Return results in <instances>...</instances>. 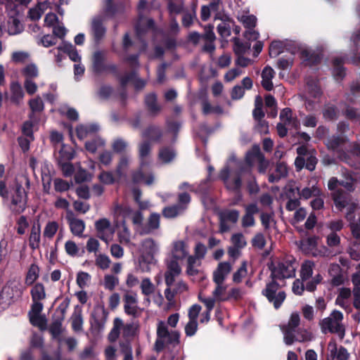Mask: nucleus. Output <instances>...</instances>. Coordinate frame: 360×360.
Returning <instances> with one entry per match:
<instances>
[{
  "instance_id": "1",
  "label": "nucleus",
  "mask_w": 360,
  "mask_h": 360,
  "mask_svg": "<svg viewBox=\"0 0 360 360\" xmlns=\"http://www.w3.org/2000/svg\"><path fill=\"white\" fill-rule=\"evenodd\" d=\"M11 194L10 210L15 214L22 213L27 207L28 196L21 183L15 181L13 185L7 187L4 180L0 181V196L8 200Z\"/></svg>"
},
{
  "instance_id": "2",
  "label": "nucleus",
  "mask_w": 360,
  "mask_h": 360,
  "mask_svg": "<svg viewBox=\"0 0 360 360\" xmlns=\"http://www.w3.org/2000/svg\"><path fill=\"white\" fill-rule=\"evenodd\" d=\"M295 259L293 257L285 258L278 262L277 265L271 262L268 264V268L271 271L269 278L278 281L293 278L295 276Z\"/></svg>"
},
{
  "instance_id": "3",
  "label": "nucleus",
  "mask_w": 360,
  "mask_h": 360,
  "mask_svg": "<svg viewBox=\"0 0 360 360\" xmlns=\"http://www.w3.org/2000/svg\"><path fill=\"white\" fill-rule=\"evenodd\" d=\"M281 285L278 280L271 278L267 282L265 288L262 289L261 294L266 298L269 303L273 304L276 309H278L286 298V293L284 290H280Z\"/></svg>"
},
{
  "instance_id": "4",
  "label": "nucleus",
  "mask_w": 360,
  "mask_h": 360,
  "mask_svg": "<svg viewBox=\"0 0 360 360\" xmlns=\"http://www.w3.org/2000/svg\"><path fill=\"white\" fill-rule=\"evenodd\" d=\"M105 56L101 51L94 52L92 58V70L96 75H100L104 72H110L112 74H117V66L115 64H105Z\"/></svg>"
},
{
  "instance_id": "5",
  "label": "nucleus",
  "mask_w": 360,
  "mask_h": 360,
  "mask_svg": "<svg viewBox=\"0 0 360 360\" xmlns=\"http://www.w3.org/2000/svg\"><path fill=\"white\" fill-rule=\"evenodd\" d=\"M108 313L104 307H96L91 313V327L98 332L102 330L104 328L105 322L107 319Z\"/></svg>"
},
{
  "instance_id": "6",
  "label": "nucleus",
  "mask_w": 360,
  "mask_h": 360,
  "mask_svg": "<svg viewBox=\"0 0 360 360\" xmlns=\"http://www.w3.org/2000/svg\"><path fill=\"white\" fill-rule=\"evenodd\" d=\"M320 325L321 330L324 333L328 330L330 333L338 334L341 339L344 338L345 335V328L343 324L335 323L330 317H327L321 321Z\"/></svg>"
},
{
  "instance_id": "7",
  "label": "nucleus",
  "mask_w": 360,
  "mask_h": 360,
  "mask_svg": "<svg viewBox=\"0 0 360 360\" xmlns=\"http://www.w3.org/2000/svg\"><path fill=\"white\" fill-rule=\"evenodd\" d=\"M91 32L95 43H100L106 33V28L103 25V20L102 17L98 16L92 20Z\"/></svg>"
},
{
  "instance_id": "8",
  "label": "nucleus",
  "mask_w": 360,
  "mask_h": 360,
  "mask_svg": "<svg viewBox=\"0 0 360 360\" xmlns=\"http://www.w3.org/2000/svg\"><path fill=\"white\" fill-rule=\"evenodd\" d=\"M124 311L127 315L136 318L138 316V306L136 295L126 293L123 296Z\"/></svg>"
},
{
  "instance_id": "9",
  "label": "nucleus",
  "mask_w": 360,
  "mask_h": 360,
  "mask_svg": "<svg viewBox=\"0 0 360 360\" xmlns=\"http://www.w3.org/2000/svg\"><path fill=\"white\" fill-rule=\"evenodd\" d=\"M66 219L68 221L72 233L75 236H82L85 229L84 221L82 219L75 218L72 211L68 212Z\"/></svg>"
},
{
  "instance_id": "10",
  "label": "nucleus",
  "mask_w": 360,
  "mask_h": 360,
  "mask_svg": "<svg viewBox=\"0 0 360 360\" xmlns=\"http://www.w3.org/2000/svg\"><path fill=\"white\" fill-rule=\"evenodd\" d=\"M231 265L228 262L219 263L217 269L213 273V281L216 284H223L226 276L231 272Z\"/></svg>"
},
{
  "instance_id": "11",
  "label": "nucleus",
  "mask_w": 360,
  "mask_h": 360,
  "mask_svg": "<svg viewBox=\"0 0 360 360\" xmlns=\"http://www.w3.org/2000/svg\"><path fill=\"white\" fill-rule=\"evenodd\" d=\"M163 136L162 129L154 124L149 125L142 132V137L149 141L160 142Z\"/></svg>"
},
{
  "instance_id": "12",
  "label": "nucleus",
  "mask_w": 360,
  "mask_h": 360,
  "mask_svg": "<svg viewBox=\"0 0 360 360\" xmlns=\"http://www.w3.org/2000/svg\"><path fill=\"white\" fill-rule=\"evenodd\" d=\"M300 57L307 65L313 66L321 63L323 56L314 51L304 49L300 53Z\"/></svg>"
},
{
  "instance_id": "13",
  "label": "nucleus",
  "mask_w": 360,
  "mask_h": 360,
  "mask_svg": "<svg viewBox=\"0 0 360 360\" xmlns=\"http://www.w3.org/2000/svg\"><path fill=\"white\" fill-rule=\"evenodd\" d=\"M276 174L272 173L269 175L268 181L274 184L278 182L282 178H285L288 174V167L284 162H278L276 165Z\"/></svg>"
},
{
  "instance_id": "14",
  "label": "nucleus",
  "mask_w": 360,
  "mask_h": 360,
  "mask_svg": "<svg viewBox=\"0 0 360 360\" xmlns=\"http://www.w3.org/2000/svg\"><path fill=\"white\" fill-rule=\"evenodd\" d=\"M144 103L150 115H157L161 110V107L158 104L157 95L150 93L145 96Z\"/></svg>"
},
{
  "instance_id": "15",
  "label": "nucleus",
  "mask_w": 360,
  "mask_h": 360,
  "mask_svg": "<svg viewBox=\"0 0 360 360\" xmlns=\"http://www.w3.org/2000/svg\"><path fill=\"white\" fill-rule=\"evenodd\" d=\"M345 62V58H335L333 63V75L336 81H341L346 75V70L343 65Z\"/></svg>"
},
{
  "instance_id": "16",
  "label": "nucleus",
  "mask_w": 360,
  "mask_h": 360,
  "mask_svg": "<svg viewBox=\"0 0 360 360\" xmlns=\"http://www.w3.org/2000/svg\"><path fill=\"white\" fill-rule=\"evenodd\" d=\"M124 4L121 1L114 2L113 0H105L104 13L109 17H114L117 13L123 12Z\"/></svg>"
},
{
  "instance_id": "17",
  "label": "nucleus",
  "mask_w": 360,
  "mask_h": 360,
  "mask_svg": "<svg viewBox=\"0 0 360 360\" xmlns=\"http://www.w3.org/2000/svg\"><path fill=\"white\" fill-rule=\"evenodd\" d=\"M151 152V145L149 141H143L139 145V158L140 166L143 167L148 164L147 158Z\"/></svg>"
},
{
  "instance_id": "18",
  "label": "nucleus",
  "mask_w": 360,
  "mask_h": 360,
  "mask_svg": "<svg viewBox=\"0 0 360 360\" xmlns=\"http://www.w3.org/2000/svg\"><path fill=\"white\" fill-rule=\"evenodd\" d=\"M186 245L183 240L174 242L172 250V258L182 260L187 257L188 252Z\"/></svg>"
},
{
  "instance_id": "19",
  "label": "nucleus",
  "mask_w": 360,
  "mask_h": 360,
  "mask_svg": "<svg viewBox=\"0 0 360 360\" xmlns=\"http://www.w3.org/2000/svg\"><path fill=\"white\" fill-rule=\"evenodd\" d=\"M332 198L336 208L342 211L348 205V200L346 193L342 189H338L332 193Z\"/></svg>"
},
{
  "instance_id": "20",
  "label": "nucleus",
  "mask_w": 360,
  "mask_h": 360,
  "mask_svg": "<svg viewBox=\"0 0 360 360\" xmlns=\"http://www.w3.org/2000/svg\"><path fill=\"white\" fill-rule=\"evenodd\" d=\"M41 238V227L39 224L32 225L29 237V246L34 250L39 248Z\"/></svg>"
},
{
  "instance_id": "21",
  "label": "nucleus",
  "mask_w": 360,
  "mask_h": 360,
  "mask_svg": "<svg viewBox=\"0 0 360 360\" xmlns=\"http://www.w3.org/2000/svg\"><path fill=\"white\" fill-rule=\"evenodd\" d=\"M226 188L233 192H239L242 186V175L241 172H236L231 178L226 181L224 184Z\"/></svg>"
},
{
  "instance_id": "22",
  "label": "nucleus",
  "mask_w": 360,
  "mask_h": 360,
  "mask_svg": "<svg viewBox=\"0 0 360 360\" xmlns=\"http://www.w3.org/2000/svg\"><path fill=\"white\" fill-rule=\"evenodd\" d=\"M119 81V84L120 85L121 89L127 88V84L129 82H133L134 79H136V76L137 75V72L134 70H131L129 72H127L123 76H121L119 72L117 71V74H112Z\"/></svg>"
},
{
  "instance_id": "23",
  "label": "nucleus",
  "mask_w": 360,
  "mask_h": 360,
  "mask_svg": "<svg viewBox=\"0 0 360 360\" xmlns=\"http://www.w3.org/2000/svg\"><path fill=\"white\" fill-rule=\"evenodd\" d=\"M282 330L284 334L285 343L288 345H291L295 341L302 342V341H304L307 340V338H304L303 335H302L301 338H297L295 335V333L296 332L295 329H292V328H289L285 326H283L282 328Z\"/></svg>"
},
{
  "instance_id": "24",
  "label": "nucleus",
  "mask_w": 360,
  "mask_h": 360,
  "mask_svg": "<svg viewBox=\"0 0 360 360\" xmlns=\"http://www.w3.org/2000/svg\"><path fill=\"white\" fill-rule=\"evenodd\" d=\"M131 179L134 184L144 182L146 185L148 186L151 185L154 181V177L152 174L146 176L141 169L132 173Z\"/></svg>"
},
{
  "instance_id": "25",
  "label": "nucleus",
  "mask_w": 360,
  "mask_h": 360,
  "mask_svg": "<svg viewBox=\"0 0 360 360\" xmlns=\"http://www.w3.org/2000/svg\"><path fill=\"white\" fill-rule=\"evenodd\" d=\"M129 158L126 155H122L116 167L115 173L117 179H122L128 168Z\"/></svg>"
},
{
  "instance_id": "26",
  "label": "nucleus",
  "mask_w": 360,
  "mask_h": 360,
  "mask_svg": "<svg viewBox=\"0 0 360 360\" xmlns=\"http://www.w3.org/2000/svg\"><path fill=\"white\" fill-rule=\"evenodd\" d=\"M285 47V43L280 40H274L269 45V54L271 58H276L282 53Z\"/></svg>"
},
{
  "instance_id": "27",
  "label": "nucleus",
  "mask_w": 360,
  "mask_h": 360,
  "mask_svg": "<svg viewBox=\"0 0 360 360\" xmlns=\"http://www.w3.org/2000/svg\"><path fill=\"white\" fill-rule=\"evenodd\" d=\"M160 214L152 213L148 220L147 226L143 230V233L148 234L153 230L158 229L160 227Z\"/></svg>"
},
{
  "instance_id": "28",
  "label": "nucleus",
  "mask_w": 360,
  "mask_h": 360,
  "mask_svg": "<svg viewBox=\"0 0 360 360\" xmlns=\"http://www.w3.org/2000/svg\"><path fill=\"white\" fill-rule=\"evenodd\" d=\"M176 153L170 147H162L160 149L158 158L164 163H169L175 158Z\"/></svg>"
},
{
  "instance_id": "29",
  "label": "nucleus",
  "mask_w": 360,
  "mask_h": 360,
  "mask_svg": "<svg viewBox=\"0 0 360 360\" xmlns=\"http://www.w3.org/2000/svg\"><path fill=\"white\" fill-rule=\"evenodd\" d=\"M314 263L310 260H306L301 266L300 277L302 281H307L311 277L313 274V268Z\"/></svg>"
},
{
  "instance_id": "30",
  "label": "nucleus",
  "mask_w": 360,
  "mask_h": 360,
  "mask_svg": "<svg viewBox=\"0 0 360 360\" xmlns=\"http://www.w3.org/2000/svg\"><path fill=\"white\" fill-rule=\"evenodd\" d=\"M352 39L354 42L355 49L354 50V56L351 58V62L357 65L360 63V53H359L360 44V29L353 34Z\"/></svg>"
},
{
  "instance_id": "31",
  "label": "nucleus",
  "mask_w": 360,
  "mask_h": 360,
  "mask_svg": "<svg viewBox=\"0 0 360 360\" xmlns=\"http://www.w3.org/2000/svg\"><path fill=\"white\" fill-rule=\"evenodd\" d=\"M339 110L334 105L328 104L324 106L323 116L325 120L333 121L338 119Z\"/></svg>"
},
{
  "instance_id": "32",
  "label": "nucleus",
  "mask_w": 360,
  "mask_h": 360,
  "mask_svg": "<svg viewBox=\"0 0 360 360\" xmlns=\"http://www.w3.org/2000/svg\"><path fill=\"white\" fill-rule=\"evenodd\" d=\"M75 158V150L70 146L63 144L59 150V158L58 161L70 162Z\"/></svg>"
},
{
  "instance_id": "33",
  "label": "nucleus",
  "mask_w": 360,
  "mask_h": 360,
  "mask_svg": "<svg viewBox=\"0 0 360 360\" xmlns=\"http://www.w3.org/2000/svg\"><path fill=\"white\" fill-rule=\"evenodd\" d=\"M30 293L33 302L44 300L46 296L44 285L39 283L35 284Z\"/></svg>"
},
{
  "instance_id": "34",
  "label": "nucleus",
  "mask_w": 360,
  "mask_h": 360,
  "mask_svg": "<svg viewBox=\"0 0 360 360\" xmlns=\"http://www.w3.org/2000/svg\"><path fill=\"white\" fill-rule=\"evenodd\" d=\"M39 268L37 264H32L30 266L25 278V283L31 285L39 277Z\"/></svg>"
},
{
  "instance_id": "35",
  "label": "nucleus",
  "mask_w": 360,
  "mask_h": 360,
  "mask_svg": "<svg viewBox=\"0 0 360 360\" xmlns=\"http://www.w3.org/2000/svg\"><path fill=\"white\" fill-rule=\"evenodd\" d=\"M122 326V321L119 318H115L113 322V328L108 335V339L110 342H114L119 338L120 329Z\"/></svg>"
},
{
  "instance_id": "36",
  "label": "nucleus",
  "mask_w": 360,
  "mask_h": 360,
  "mask_svg": "<svg viewBox=\"0 0 360 360\" xmlns=\"http://www.w3.org/2000/svg\"><path fill=\"white\" fill-rule=\"evenodd\" d=\"M345 139L340 136H332L327 140L326 146L328 149L336 150L338 148L344 144Z\"/></svg>"
},
{
  "instance_id": "37",
  "label": "nucleus",
  "mask_w": 360,
  "mask_h": 360,
  "mask_svg": "<svg viewBox=\"0 0 360 360\" xmlns=\"http://www.w3.org/2000/svg\"><path fill=\"white\" fill-rule=\"evenodd\" d=\"M233 51L236 55H243L250 47V44L243 43L237 37L233 38Z\"/></svg>"
},
{
  "instance_id": "38",
  "label": "nucleus",
  "mask_w": 360,
  "mask_h": 360,
  "mask_svg": "<svg viewBox=\"0 0 360 360\" xmlns=\"http://www.w3.org/2000/svg\"><path fill=\"white\" fill-rule=\"evenodd\" d=\"M181 211V206L179 205H174L172 206L165 207L162 212V214L165 218H174L179 215Z\"/></svg>"
},
{
  "instance_id": "39",
  "label": "nucleus",
  "mask_w": 360,
  "mask_h": 360,
  "mask_svg": "<svg viewBox=\"0 0 360 360\" xmlns=\"http://www.w3.org/2000/svg\"><path fill=\"white\" fill-rule=\"evenodd\" d=\"M72 319V328L75 332H79L82 330L83 319L81 310L77 313H73L71 317Z\"/></svg>"
},
{
  "instance_id": "40",
  "label": "nucleus",
  "mask_w": 360,
  "mask_h": 360,
  "mask_svg": "<svg viewBox=\"0 0 360 360\" xmlns=\"http://www.w3.org/2000/svg\"><path fill=\"white\" fill-rule=\"evenodd\" d=\"M360 242L354 241L352 246L349 247L347 250V253L349 255V257L354 261L360 260Z\"/></svg>"
},
{
  "instance_id": "41",
  "label": "nucleus",
  "mask_w": 360,
  "mask_h": 360,
  "mask_svg": "<svg viewBox=\"0 0 360 360\" xmlns=\"http://www.w3.org/2000/svg\"><path fill=\"white\" fill-rule=\"evenodd\" d=\"M240 212L236 210H229L220 214V216L226 221L236 224L239 218Z\"/></svg>"
},
{
  "instance_id": "42",
  "label": "nucleus",
  "mask_w": 360,
  "mask_h": 360,
  "mask_svg": "<svg viewBox=\"0 0 360 360\" xmlns=\"http://www.w3.org/2000/svg\"><path fill=\"white\" fill-rule=\"evenodd\" d=\"M247 262L243 261L239 269L233 275V281L236 283H240L243 277L247 274Z\"/></svg>"
},
{
  "instance_id": "43",
  "label": "nucleus",
  "mask_w": 360,
  "mask_h": 360,
  "mask_svg": "<svg viewBox=\"0 0 360 360\" xmlns=\"http://www.w3.org/2000/svg\"><path fill=\"white\" fill-rule=\"evenodd\" d=\"M141 289L142 294L148 296L154 292L155 286L150 281V278H146L142 280Z\"/></svg>"
},
{
  "instance_id": "44",
  "label": "nucleus",
  "mask_w": 360,
  "mask_h": 360,
  "mask_svg": "<svg viewBox=\"0 0 360 360\" xmlns=\"http://www.w3.org/2000/svg\"><path fill=\"white\" fill-rule=\"evenodd\" d=\"M58 229V223L56 221H49L46 224L44 230V236L48 238H52Z\"/></svg>"
},
{
  "instance_id": "45",
  "label": "nucleus",
  "mask_w": 360,
  "mask_h": 360,
  "mask_svg": "<svg viewBox=\"0 0 360 360\" xmlns=\"http://www.w3.org/2000/svg\"><path fill=\"white\" fill-rule=\"evenodd\" d=\"M29 105L32 112H40L44 110V102L39 96L29 101Z\"/></svg>"
},
{
  "instance_id": "46",
  "label": "nucleus",
  "mask_w": 360,
  "mask_h": 360,
  "mask_svg": "<svg viewBox=\"0 0 360 360\" xmlns=\"http://www.w3.org/2000/svg\"><path fill=\"white\" fill-rule=\"evenodd\" d=\"M128 143L124 139L118 138L114 140L112 144V149L115 153H122L125 151Z\"/></svg>"
},
{
  "instance_id": "47",
  "label": "nucleus",
  "mask_w": 360,
  "mask_h": 360,
  "mask_svg": "<svg viewBox=\"0 0 360 360\" xmlns=\"http://www.w3.org/2000/svg\"><path fill=\"white\" fill-rule=\"evenodd\" d=\"M22 74L26 77V78L31 79L32 78L37 77L39 72L36 65L30 63L24 68L22 70Z\"/></svg>"
},
{
  "instance_id": "48",
  "label": "nucleus",
  "mask_w": 360,
  "mask_h": 360,
  "mask_svg": "<svg viewBox=\"0 0 360 360\" xmlns=\"http://www.w3.org/2000/svg\"><path fill=\"white\" fill-rule=\"evenodd\" d=\"M58 163L62 170L64 176L69 177L73 174L75 172V167L70 162L58 161Z\"/></svg>"
},
{
  "instance_id": "49",
  "label": "nucleus",
  "mask_w": 360,
  "mask_h": 360,
  "mask_svg": "<svg viewBox=\"0 0 360 360\" xmlns=\"http://www.w3.org/2000/svg\"><path fill=\"white\" fill-rule=\"evenodd\" d=\"M62 319L53 321L49 327V333L53 338H56L62 333Z\"/></svg>"
},
{
  "instance_id": "50",
  "label": "nucleus",
  "mask_w": 360,
  "mask_h": 360,
  "mask_svg": "<svg viewBox=\"0 0 360 360\" xmlns=\"http://www.w3.org/2000/svg\"><path fill=\"white\" fill-rule=\"evenodd\" d=\"M98 179L101 182L106 185L113 184L116 179L111 172L102 171L98 175Z\"/></svg>"
},
{
  "instance_id": "51",
  "label": "nucleus",
  "mask_w": 360,
  "mask_h": 360,
  "mask_svg": "<svg viewBox=\"0 0 360 360\" xmlns=\"http://www.w3.org/2000/svg\"><path fill=\"white\" fill-rule=\"evenodd\" d=\"M119 283L117 277L112 275H105L104 276V287L110 291L113 290Z\"/></svg>"
},
{
  "instance_id": "52",
  "label": "nucleus",
  "mask_w": 360,
  "mask_h": 360,
  "mask_svg": "<svg viewBox=\"0 0 360 360\" xmlns=\"http://www.w3.org/2000/svg\"><path fill=\"white\" fill-rule=\"evenodd\" d=\"M70 188V184L67 181L60 178H57L54 180V188L56 191L62 193L68 191Z\"/></svg>"
},
{
  "instance_id": "53",
  "label": "nucleus",
  "mask_w": 360,
  "mask_h": 360,
  "mask_svg": "<svg viewBox=\"0 0 360 360\" xmlns=\"http://www.w3.org/2000/svg\"><path fill=\"white\" fill-rule=\"evenodd\" d=\"M347 212L345 214L346 219L350 223L354 222L355 219V211L358 208V204L356 202H349L346 207Z\"/></svg>"
},
{
  "instance_id": "54",
  "label": "nucleus",
  "mask_w": 360,
  "mask_h": 360,
  "mask_svg": "<svg viewBox=\"0 0 360 360\" xmlns=\"http://www.w3.org/2000/svg\"><path fill=\"white\" fill-rule=\"evenodd\" d=\"M110 262V258L105 255L100 254L96 259V265L103 270L109 268Z\"/></svg>"
},
{
  "instance_id": "55",
  "label": "nucleus",
  "mask_w": 360,
  "mask_h": 360,
  "mask_svg": "<svg viewBox=\"0 0 360 360\" xmlns=\"http://www.w3.org/2000/svg\"><path fill=\"white\" fill-rule=\"evenodd\" d=\"M240 20L248 30H252L256 26L257 18L253 15H243Z\"/></svg>"
},
{
  "instance_id": "56",
  "label": "nucleus",
  "mask_w": 360,
  "mask_h": 360,
  "mask_svg": "<svg viewBox=\"0 0 360 360\" xmlns=\"http://www.w3.org/2000/svg\"><path fill=\"white\" fill-rule=\"evenodd\" d=\"M91 279V276L87 272L80 271L77 275V284L80 288L86 286L87 282Z\"/></svg>"
},
{
  "instance_id": "57",
  "label": "nucleus",
  "mask_w": 360,
  "mask_h": 360,
  "mask_svg": "<svg viewBox=\"0 0 360 360\" xmlns=\"http://www.w3.org/2000/svg\"><path fill=\"white\" fill-rule=\"evenodd\" d=\"M265 245L266 240L264 235L261 233H257L252 239V245L259 250H262L265 247Z\"/></svg>"
},
{
  "instance_id": "58",
  "label": "nucleus",
  "mask_w": 360,
  "mask_h": 360,
  "mask_svg": "<svg viewBox=\"0 0 360 360\" xmlns=\"http://www.w3.org/2000/svg\"><path fill=\"white\" fill-rule=\"evenodd\" d=\"M264 157V154L261 152L260 148L258 146H254L251 150L249 151L246 156V161L250 162V158H256L257 160L262 159Z\"/></svg>"
},
{
  "instance_id": "59",
  "label": "nucleus",
  "mask_w": 360,
  "mask_h": 360,
  "mask_svg": "<svg viewBox=\"0 0 360 360\" xmlns=\"http://www.w3.org/2000/svg\"><path fill=\"white\" fill-rule=\"evenodd\" d=\"M17 225L18 234H25L26 229L29 226V223L27 221V217L24 215L20 216L17 221Z\"/></svg>"
},
{
  "instance_id": "60",
  "label": "nucleus",
  "mask_w": 360,
  "mask_h": 360,
  "mask_svg": "<svg viewBox=\"0 0 360 360\" xmlns=\"http://www.w3.org/2000/svg\"><path fill=\"white\" fill-rule=\"evenodd\" d=\"M30 316V321L31 324L34 326H38L39 328H43L45 326L46 323V319L44 316L41 315H29Z\"/></svg>"
},
{
  "instance_id": "61",
  "label": "nucleus",
  "mask_w": 360,
  "mask_h": 360,
  "mask_svg": "<svg viewBox=\"0 0 360 360\" xmlns=\"http://www.w3.org/2000/svg\"><path fill=\"white\" fill-rule=\"evenodd\" d=\"M113 92V89L109 85H102L98 91V96L102 99H108Z\"/></svg>"
},
{
  "instance_id": "62",
  "label": "nucleus",
  "mask_w": 360,
  "mask_h": 360,
  "mask_svg": "<svg viewBox=\"0 0 360 360\" xmlns=\"http://www.w3.org/2000/svg\"><path fill=\"white\" fill-rule=\"evenodd\" d=\"M191 200V195L186 193H181L178 195V204L181 206V209L184 210L186 206L190 203Z\"/></svg>"
},
{
  "instance_id": "63",
  "label": "nucleus",
  "mask_w": 360,
  "mask_h": 360,
  "mask_svg": "<svg viewBox=\"0 0 360 360\" xmlns=\"http://www.w3.org/2000/svg\"><path fill=\"white\" fill-rule=\"evenodd\" d=\"M326 243L330 248L337 247L340 244V238L336 233L331 232L326 238Z\"/></svg>"
},
{
  "instance_id": "64",
  "label": "nucleus",
  "mask_w": 360,
  "mask_h": 360,
  "mask_svg": "<svg viewBox=\"0 0 360 360\" xmlns=\"http://www.w3.org/2000/svg\"><path fill=\"white\" fill-rule=\"evenodd\" d=\"M65 250L66 253L72 257L77 255L79 248L76 243L72 240H68L65 244Z\"/></svg>"
}]
</instances>
